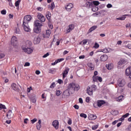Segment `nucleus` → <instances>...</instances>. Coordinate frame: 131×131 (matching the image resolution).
Segmentation results:
<instances>
[{
  "label": "nucleus",
  "instance_id": "obj_10",
  "mask_svg": "<svg viewBox=\"0 0 131 131\" xmlns=\"http://www.w3.org/2000/svg\"><path fill=\"white\" fill-rule=\"evenodd\" d=\"M74 6L73 4L70 3L65 6V9L68 12H70L72 9H73Z\"/></svg>",
  "mask_w": 131,
  "mask_h": 131
},
{
  "label": "nucleus",
  "instance_id": "obj_40",
  "mask_svg": "<svg viewBox=\"0 0 131 131\" xmlns=\"http://www.w3.org/2000/svg\"><path fill=\"white\" fill-rule=\"evenodd\" d=\"M80 117H82L83 118H86L88 117V116L86 115V114L84 113H81L80 114Z\"/></svg>",
  "mask_w": 131,
  "mask_h": 131
},
{
  "label": "nucleus",
  "instance_id": "obj_34",
  "mask_svg": "<svg viewBox=\"0 0 131 131\" xmlns=\"http://www.w3.org/2000/svg\"><path fill=\"white\" fill-rule=\"evenodd\" d=\"M30 100L32 102V103H36V99H35V96H33L32 97H30Z\"/></svg>",
  "mask_w": 131,
  "mask_h": 131
},
{
  "label": "nucleus",
  "instance_id": "obj_7",
  "mask_svg": "<svg viewBox=\"0 0 131 131\" xmlns=\"http://www.w3.org/2000/svg\"><path fill=\"white\" fill-rule=\"evenodd\" d=\"M41 35L43 38H49L50 37V35H51V30H46L45 34H41Z\"/></svg>",
  "mask_w": 131,
  "mask_h": 131
},
{
  "label": "nucleus",
  "instance_id": "obj_62",
  "mask_svg": "<svg viewBox=\"0 0 131 131\" xmlns=\"http://www.w3.org/2000/svg\"><path fill=\"white\" fill-rule=\"evenodd\" d=\"M5 57V54L3 53L0 54V59H3Z\"/></svg>",
  "mask_w": 131,
  "mask_h": 131
},
{
  "label": "nucleus",
  "instance_id": "obj_37",
  "mask_svg": "<svg viewBox=\"0 0 131 131\" xmlns=\"http://www.w3.org/2000/svg\"><path fill=\"white\" fill-rule=\"evenodd\" d=\"M124 63H125V61L123 59H121L118 62V65H123Z\"/></svg>",
  "mask_w": 131,
  "mask_h": 131
},
{
  "label": "nucleus",
  "instance_id": "obj_6",
  "mask_svg": "<svg viewBox=\"0 0 131 131\" xmlns=\"http://www.w3.org/2000/svg\"><path fill=\"white\" fill-rule=\"evenodd\" d=\"M41 39H43V38L41 36V34H40L37 37L34 38L33 41L34 45H37L38 43H39Z\"/></svg>",
  "mask_w": 131,
  "mask_h": 131
},
{
  "label": "nucleus",
  "instance_id": "obj_41",
  "mask_svg": "<svg viewBox=\"0 0 131 131\" xmlns=\"http://www.w3.org/2000/svg\"><path fill=\"white\" fill-rule=\"evenodd\" d=\"M20 3H21V0H17L15 3V7H19Z\"/></svg>",
  "mask_w": 131,
  "mask_h": 131
},
{
  "label": "nucleus",
  "instance_id": "obj_22",
  "mask_svg": "<svg viewBox=\"0 0 131 131\" xmlns=\"http://www.w3.org/2000/svg\"><path fill=\"white\" fill-rule=\"evenodd\" d=\"M130 73H131V67H129L125 70V74L126 75H127V76H129Z\"/></svg>",
  "mask_w": 131,
  "mask_h": 131
},
{
  "label": "nucleus",
  "instance_id": "obj_31",
  "mask_svg": "<svg viewBox=\"0 0 131 131\" xmlns=\"http://www.w3.org/2000/svg\"><path fill=\"white\" fill-rule=\"evenodd\" d=\"M88 66L90 68L91 70H94V69H95V66L92 63H89Z\"/></svg>",
  "mask_w": 131,
  "mask_h": 131
},
{
  "label": "nucleus",
  "instance_id": "obj_2",
  "mask_svg": "<svg viewBox=\"0 0 131 131\" xmlns=\"http://www.w3.org/2000/svg\"><path fill=\"white\" fill-rule=\"evenodd\" d=\"M67 90L70 92L71 94H74L75 91H77L79 90V85L74 82H72L68 84Z\"/></svg>",
  "mask_w": 131,
  "mask_h": 131
},
{
  "label": "nucleus",
  "instance_id": "obj_3",
  "mask_svg": "<svg viewBox=\"0 0 131 131\" xmlns=\"http://www.w3.org/2000/svg\"><path fill=\"white\" fill-rule=\"evenodd\" d=\"M97 90V85L93 84L91 86H88L86 90V93L89 96H93L94 92H96Z\"/></svg>",
  "mask_w": 131,
  "mask_h": 131
},
{
  "label": "nucleus",
  "instance_id": "obj_28",
  "mask_svg": "<svg viewBox=\"0 0 131 131\" xmlns=\"http://www.w3.org/2000/svg\"><path fill=\"white\" fill-rule=\"evenodd\" d=\"M86 8H91L93 6V3L86 1L85 3Z\"/></svg>",
  "mask_w": 131,
  "mask_h": 131
},
{
  "label": "nucleus",
  "instance_id": "obj_38",
  "mask_svg": "<svg viewBox=\"0 0 131 131\" xmlns=\"http://www.w3.org/2000/svg\"><path fill=\"white\" fill-rule=\"evenodd\" d=\"M98 127H99V124L94 125L92 126V129H93V130H95Z\"/></svg>",
  "mask_w": 131,
  "mask_h": 131
},
{
  "label": "nucleus",
  "instance_id": "obj_13",
  "mask_svg": "<svg viewBox=\"0 0 131 131\" xmlns=\"http://www.w3.org/2000/svg\"><path fill=\"white\" fill-rule=\"evenodd\" d=\"M52 125L55 128V129H58L59 128V121L55 120L52 122Z\"/></svg>",
  "mask_w": 131,
  "mask_h": 131
},
{
  "label": "nucleus",
  "instance_id": "obj_56",
  "mask_svg": "<svg viewBox=\"0 0 131 131\" xmlns=\"http://www.w3.org/2000/svg\"><path fill=\"white\" fill-rule=\"evenodd\" d=\"M74 108H75V109H76V110H78L79 109V106L75 104V105H74Z\"/></svg>",
  "mask_w": 131,
  "mask_h": 131
},
{
  "label": "nucleus",
  "instance_id": "obj_8",
  "mask_svg": "<svg viewBox=\"0 0 131 131\" xmlns=\"http://www.w3.org/2000/svg\"><path fill=\"white\" fill-rule=\"evenodd\" d=\"M37 17L38 18V19L39 20H40V21L41 22H45L46 21V17H45V16H43V15H42L41 13H37Z\"/></svg>",
  "mask_w": 131,
  "mask_h": 131
},
{
  "label": "nucleus",
  "instance_id": "obj_17",
  "mask_svg": "<svg viewBox=\"0 0 131 131\" xmlns=\"http://www.w3.org/2000/svg\"><path fill=\"white\" fill-rule=\"evenodd\" d=\"M68 72H69V69H66L64 70L63 72H62V78L64 79L67 75H68Z\"/></svg>",
  "mask_w": 131,
  "mask_h": 131
},
{
  "label": "nucleus",
  "instance_id": "obj_45",
  "mask_svg": "<svg viewBox=\"0 0 131 131\" xmlns=\"http://www.w3.org/2000/svg\"><path fill=\"white\" fill-rule=\"evenodd\" d=\"M99 47H100V45H99L98 43L96 42L95 43V45L93 48H94L95 49H98Z\"/></svg>",
  "mask_w": 131,
  "mask_h": 131
},
{
  "label": "nucleus",
  "instance_id": "obj_19",
  "mask_svg": "<svg viewBox=\"0 0 131 131\" xmlns=\"http://www.w3.org/2000/svg\"><path fill=\"white\" fill-rule=\"evenodd\" d=\"M70 94H71V93H70V91H69L68 89H67L63 92V96H64V98H66L69 96H70Z\"/></svg>",
  "mask_w": 131,
  "mask_h": 131
},
{
  "label": "nucleus",
  "instance_id": "obj_29",
  "mask_svg": "<svg viewBox=\"0 0 131 131\" xmlns=\"http://www.w3.org/2000/svg\"><path fill=\"white\" fill-rule=\"evenodd\" d=\"M48 73L51 74H55V73H56V69H49Z\"/></svg>",
  "mask_w": 131,
  "mask_h": 131
},
{
  "label": "nucleus",
  "instance_id": "obj_35",
  "mask_svg": "<svg viewBox=\"0 0 131 131\" xmlns=\"http://www.w3.org/2000/svg\"><path fill=\"white\" fill-rule=\"evenodd\" d=\"M126 16H127V14L124 15L121 17L117 18V20H125V18H126Z\"/></svg>",
  "mask_w": 131,
  "mask_h": 131
},
{
  "label": "nucleus",
  "instance_id": "obj_57",
  "mask_svg": "<svg viewBox=\"0 0 131 131\" xmlns=\"http://www.w3.org/2000/svg\"><path fill=\"white\" fill-rule=\"evenodd\" d=\"M48 56H50V54L49 53H47L42 56V58H47Z\"/></svg>",
  "mask_w": 131,
  "mask_h": 131
},
{
  "label": "nucleus",
  "instance_id": "obj_24",
  "mask_svg": "<svg viewBox=\"0 0 131 131\" xmlns=\"http://www.w3.org/2000/svg\"><path fill=\"white\" fill-rule=\"evenodd\" d=\"M106 67L108 70H112V69L114 68V66L113 65V63H108L106 65Z\"/></svg>",
  "mask_w": 131,
  "mask_h": 131
},
{
  "label": "nucleus",
  "instance_id": "obj_23",
  "mask_svg": "<svg viewBox=\"0 0 131 131\" xmlns=\"http://www.w3.org/2000/svg\"><path fill=\"white\" fill-rule=\"evenodd\" d=\"M98 28V26H93L91 28H90V29L88 31L89 33H91V32H93L94 30H96Z\"/></svg>",
  "mask_w": 131,
  "mask_h": 131
},
{
  "label": "nucleus",
  "instance_id": "obj_21",
  "mask_svg": "<svg viewBox=\"0 0 131 131\" xmlns=\"http://www.w3.org/2000/svg\"><path fill=\"white\" fill-rule=\"evenodd\" d=\"M33 30L35 33H40V31H41V29L40 27H35Z\"/></svg>",
  "mask_w": 131,
  "mask_h": 131
},
{
  "label": "nucleus",
  "instance_id": "obj_1",
  "mask_svg": "<svg viewBox=\"0 0 131 131\" xmlns=\"http://www.w3.org/2000/svg\"><path fill=\"white\" fill-rule=\"evenodd\" d=\"M31 19L32 17L30 15H26L24 17L22 26L24 27L25 31H26L27 32H30L31 31L29 28V26L28 25V22H29V21H31Z\"/></svg>",
  "mask_w": 131,
  "mask_h": 131
},
{
  "label": "nucleus",
  "instance_id": "obj_14",
  "mask_svg": "<svg viewBox=\"0 0 131 131\" xmlns=\"http://www.w3.org/2000/svg\"><path fill=\"white\" fill-rule=\"evenodd\" d=\"M6 116L9 119H11V118H13V117H14V114L13 113V112H12V110H9L7 112Z\"/></svg>",
  "mask_w": 131,
  "mask_h": 131
},
{
  "label": "nucleus",
  "instance_id": "obj_4",
  "mask_svg": "<svg viewBox=\"0 0 131 131\" xmlns=\"http://www.w3.org/2000/svg\"><path fill=\"white\" fill-rule=\"evenodd\" d=\"M104 104H106V102H105V101L102 100H98L97 101V103L93 104V106L95 108H97L98 107H101V106H103Z\"/></svg>",
  "mask_w": 131,
  "mask_h": 131
},
{
  "label": "nucleus",
  "instance_id": "obj_60",
  "mask_svg": "<svg viewBox=\"0 0 131 131\" xmlns=\"http://www.w3.org/2000/svg\"><path fill=\"white\" fill-rule=\"evenodd\" d=\"M32 90V88L31 86H30V88H27V92L28 93H30V91Z\"/></svg>",
  "mask_w": 131,
  "mask_h": 131
},
{
  "label": "nucleus",
  "instance_id": "obj_64",
  "mask_svg": "<svg viewBox=\"0 0 131 131\" xmlns=\"http://www.w3.org/2000/svg\"><path fill=\"white\" fill-rule=\"evenodd\" d=\"M85 56L84 55H81L79 57V59H84Z\"/></svg>",
  "mask_w": 131,
  "mask_h": 131
},
{
  "label": "nucleus",
  "instance_id": "obj_15",
  "mask_svg": "<svg viewBox=\"0 0 131 131\" xmlns=\"http://www.w3.org/2000/svg\"><path fill=\"white\" fill-rule=\"evenodd\" d=\"M88 119L89 120H95L97 119V116H96V115L90 114L88 116Z\"/></svg>",
  "mask_w": 131,
  "mask_h": 131
},
{
  "label": "nucleus",
  "instance_id": "obj_58",
  "mask_svg": "<svg viewBox=\"0 0 131 131\" xmlns=\"http://www.w3.org/2000/svg\"><path fill=\"white\" fill-rule=\"evenodd\" d=\"M68 123L71 125V124H72V120H71V119H69L68 121Z\"/></svg>",
  "mask_w": 131,
  "mask_h": 131
},
{
  "label": "nucleus",
  "instance_id": "obj_54",
  "mask_svg": "<svg viewBox=\"0 0 131 131\" xmlns=\"http://www.w3.org/2000/svg\"><path fill=\"white\" fill-rule=\"evenodd\" d=\"M28 66H30V63L27 62H26L24 64V67H27Z\"/></svg>",
  "mask_w": 131,
  "mask_h": 131
},
{
  "label": "nucleus",
  "instance_id": "obj_52",
  "mask_svg": "<svg viewBox=\"0 0 131 131\" xmlns=\"http://www.w3.org/2000/svg\"><path fill=\"white\" fill-rule=\"evenodd\" d=\"M63 60H64V58H60V59H58L57 60H56L57 63H59V62H62V61H63Z\"/></svg>",
  "mask_w": 131,
  "mask_h": 131
},
{
  "label": "nucleus",
  "instance_id": "obj_50",
  "mask_svg": "<svg viewBox=\"0 0 131 131\" xmlns=\"http://www.w3.org/2000/svg\"><path fill=\"white\" fill-rule=\"evenodd\" d=\"M56 96H60V95H61V91L60 90H56Z\"/></svg>",
  "mask_w": 131,
  "mask_h": 131
},
{
  "label": "nucleus",
  "instance_id": "obj_46",
  "mask_svg": "<svg viewBox=\"0 0 131 131\" xmlns=\"http://www.w3.org/2000/svg\"><path fill=\"white\" fill-rule=\"evenodd\" d=\"M103 53H109V49L105 48L102 50Z\"/></svg>",
  "mask_w": 131,
  "mask_h": 131
},
{
  "label": "nucleus",
  "instance_id": "obj_49",
  "mask_svg": "<svg viewBox=\"0 0 131 131\" xmlns=\"http://www.w3.org/2000/svg\"><path fill=\"white\" fill-rule=\"evenodd\" d=\"M36 121H37V119L36 118H34L33 120H31V122L32 124L35 123V122H36Z\"/></svg>",
  "mask_w": 131,
  "mask_h": 131
},
{
  "label": "nucleus",
  "instance_id": "obj_53",
  "mask_svg": "<svg viewBox=\"0 0 131 131\" xmlns=\"http://www.w3.org/2000/svg\"><path fill=\"white\" fill-rule=\"evenodd\" d=\"M37 11H39L40 12H41L43 10V8L42 7H37L36 8Z\"/></svg>",
  "mask_w": 131,
  "mask_h": 131
},
{
  "label": "nucleus",
  "instance_id": "obj_44",
  "mask_svg": "<svg viewBox=\"0 0 131 131\" xmlns=\"http://www.w3.org/2000/svg\"><path fill=\"white\" fill-rule=\"evenodd\" d=\"M88 41H89V40L85 39L82 41V42L83 43V45L84 46L86 45V43H88Z\"/></svg>",
  "mask_w": 131,
  "mask_h": 131
},
{
  "label": "nucleus",
  "instance_id": "obj_42",
  "mask_svg": "<svg viewBox=\"0 0 131 131\" xmlns=\"http://www.w3.org/2000/svg\"><path fill=\"white\" fill-rule=\"evenodd\" d=\"M15 33H16L17 34H20V29H19V28H16Z\"/></svg>",
  "mask_w": 131,
  "mask_h": 131
},
{
  "label": "nucleus",
  "instance_id": "obj_30",
  "mask_svg": "<svg viewBox=\"0 0 131 131\" xmlns=\"http://www.w3.org/2000/svg\"><path fill=\"white\" fill-rule=\"evenodd\" d=\"M91 9H92V11H93V12H97V11L99 10V8H98V7L95 6H91Z\"/></svg>",
  "mask_w": 131,
  "mask_h": 131
},
{
  "label": "nucleus",
  "instance_id": "obj_12",
  "mask_svg": "<svg viewBox=\"0 0 131 131\" xmlns=\"http://www.w3.org/2000/svg\"><path fill=\"white\" fill-rule=\"evenodd\" d=\"M74 24H72L68 26V28L66 29L67 33H69L71 31H72L74 29Z\"/></svg>",
  "mask_w": 131,
  "mask_h": 131
},
{
  "label": "nucleus",
  "instance_id": "obj_25",
  "mask_svg": "<svg viewBox=\"0 0 131 131\" xmlns=\"http://www.w3.org/2000/svg\"><path fill=\"white\" fill-rule=\"evenodd\" d=\"M52 16V14H51V12L50 11H48L47 12L46 14V18L48 19V21L49 22H51V16Z\"/></svg>",
  "mask_w": 131,
  "mask_h": 131
},
{
  "label": "nucleus",
  "instance_id": "obj_16",
  "mask_svg": "<svg viewBox=\"0 0 131 131\" xmlns=\"http://www.w3.org/2000/svg\"><path fill=\"white\" fill-rule=\"evenodd\" d=\"M34 26L35 27H41V26H42V24L40 23V21L39 20H36L34 21Z\"/></svg>",
  "mask_w": 131,
  "mask_h": 131
},
{
  "label": "nucleus",
  "instance_id": "obj_20",
  "mask_svg": "<svg viewBox=\"0 0 131 131\" xmlns=\"http://www.w3.org/2000/svg\"><path fill=\"white\" fill-rule=\"evenodd\" d=\"M32 45V42L30 40H27L26 42L24 43V45L25 47H26L27 48H28V47H30V46Z\"/></svg>",
  "mask_w": 131,
  "mask_h": 131
},
{
  "label": "nucleus",
  "instance_id": "obj_39",
  "mask_svg": "<svg viewBox=\"0 0 131 131\" xmlns=\"http://www.w3.org/2000/svg\"><path fill=\"white\" fill-rule=\"evenodd\" d=\"M55 3L54 2H52L50 6V10H52V11H53V10L55 9Z\"/></svg>",
  "mask_w": 131,
  "mask_h": 131
},
{
  "label": "nucleus",
  "instance_id": "obj_26",
  "mask_svg": "<svg viewBox=\"0 0 131 131\" xmlns=\"http://www.w3.org/2000/svg\"><path fill=\"white\" fill-rule=\"evenodd\" d=\"M11 88L14 91H18V86L15 83H13L11 84Z\"/></svg>",
  "mask_w": 131,
  "mask_h": 131
},
{
  "label": "nucleus",
  "instance_id": "obj_61",
  "mask_svg": "<svg viewBox=\"0 0 131 131\" xmlns=\"http://www.w3.org/2000/svg\"><path fill=\"white\" fill-rule=\"evenodd\" d=\"M35 74L37 75H39V74H40V71H39V70H36L35 71Z\"/></svg>",
  "mask_w": 131,
  "mask_h": 131
},
{
  "label": "nucleus",
  "instance_id": "obj_27",
  "mask_svg": "<svg viewBox=\"0 0 131 131\" xmlns=\"http://www.w3.org/2000/svg\"><path fill=\"white\" fill-rule=\"evenodd\" d=\"M37 129H40V127H41V120H39L38 123L36 125Z\"/></svg>",
  "mask_w": 131,
  "mask_h": 131
},
{
  "label": "nucleus",
  "instance_id": "obj_11",
  "mask_svg": "<svg viewBox=\"0 0 131 131\" xmlns=\"http://www.w3.org/2000/svg\"><path fill=\"white\" fill-rule=\"evenodd\" d=\"M118 84L119 86L122 88V86H124L125 85V80L121 79H119L118 80Z\"/></svg>",
  "mask_w": 131,
  "mask_h": 131
},
{
  "label": "nucleus",
  "instance_id": "obj_59",
  "mask_svg": "<svg viewBox=\"0 0 131 131\" xmlns=\"http://www.w3.org/2000/svg\"><path fill=\"white\" fill-rule=\"evenodd\" d=\"M79 103H80V104H82L83 103V100H82V98H79Z\"/></svg>",
  "mask_w": 131,
  "mask_h": 131
},
{
  "label": "nucleus",
  "instance_id": "obj_51",
  "mask_svg": "<svg viewBox=\"0 0 131 131\" xmlns=\"http://www.w3.org/2000/svg\"><path fill=\"white\" fill-rule=\"evenodd\" d=\"M129 116V113H126L125 115H123L122 117L124 118H126V117H128Z\"/></svg>",
  "mask_w": 131,
  "mask_h": 131
},
{
  "label": "nucleus",
  "instance_id": "obj_47",
  "mask_svg": "<svg viewBox=\"0 0 131 131\" xmlns=\"http://www.w3.org/2000/svg\"><path fill=\"white\" fill-rule=\"evenodd\" d=\"M1 14L2 15H6L7 14V11L5 9L1 11Z\"/></svg>",
  "mask_w": 131,
  "mask_h": 131
},
{
  "label": "nucleus",
  "instance_id": "obj_9",
  "mask_svg": "<svg viewBox=\"0 0 131 131\" xmlns=\"http://www.w3.org/2000/svg\"><path fill=\"white\" fill-rule=\"evenodd\" d=\"M92 79L94 82H98V81H99V82H102V81H103V79L102 77L99 76H93Z\"/></svg>",
  "mask_w": 131,
  "mask_h": 131
},
{
  "label": "nucleus",
  "instance_id": "obj_5",
  "mask_svg": "<svg viewBox=\"0 0 131 131\" xmlns=\"http://www.w3.org/2000/svg\"><path fill=\"white\" fill-rule=\"evenodd\" d=\"M21 49L27 54H31L33 52V50L31 48L26 47V46H23Z\"/></svg>",
  "mask_w": 131,
  "mask_h": 131
},
{
  "label": "nucleus",
  "instance_id": "obj_48",
  "mask_svg": "<svg viewBox=\"0 0 131 131\" xmlns=\"http://www.w3.org/2000/svg\"><path fill=\"white\" fill-rule=\"evenodd\" d=\"M56 86V84H55V82H53L51 85H50V89H54V88Z\"/></svg>",
  "mask_w": 131,
  "mask_h": 131
},
{
  "label": "nucleus",
  "instance_id": "obj_32",
  "mask_svg": "<svg viewBox=\"0 0 131 131\" xmlns=\"http://www.w3.org/2000/svg\"><path fill=\"white\" fill-rule=\"evenodd\" d=\"M16 41H17V37L14 36L11 38V43H14V42H16Z\"/></svg>",
  "mask_w": 131,
  "mask_h": 131
},
{
  "label": "nucleus",
  "instance_id": "obj_36",
  "mask_svg": "<svg viewBox=\"0 0 131 131\" xmlns=\"http://www.w3.org/2000/svg\"><path fill=\"white\" fill-rule=\"evenodd\" d=\"M92 3L93 6H95L96 7V6H99V5H100V2H99V1H93Z\"/></svg>",
  "mask_w": 131,
  "mask_h": 131
},
{
  "label": "nucleus",
  "instance_id": "obj_55",
  "mask_svg": "<svg viewBox=\"0 0 131 131\" xmlns=\"http://www.w3.org/2000/svg\"><path fill=\"white\" fill-rule=\"evenodd\" d=\"M57 82L58 83H59V84H62V83H63V80H62L61 79H58L57 80Z\"/></svg>",
  "mask_w": 131,
  "mask_h": 131
},
{
  "label": "nucleus",
  "instance_id": "obj_63",
  "mask_svg": "<svg viewBox=\"0 0 131 131\" xmlns=\"http://www.w3.org/2000/svg\"><path fill=\"white\" fill-rule=\"evenodd\" d=\"M106 7L108 8V9H110V8H112V5L111 4H108L107 5Z\"/></svg>",
  "mask_w": 131,
  "mask_h": 131
},
{
  "label": "nucleus",
  "instance_id": "obj_43",
  "mask_svg": "<svg viewBox=\"0 0 131 131\" xmlns=\"http://www.w3.org/2000/svg\"><path fill=\"white\" fill-rule=\"evenodd\" d=\"M0 109H7V107H6V105L0 103Z\"/></svg>",
  "mask_w": 131,
  "mask_h": 131
},
{
  "label": "nucleus",
  "instance_id": "obj_33",
  "mask_svg": "<svg viewBox=\"0 0 131 131\" xmlns=\"http://www.w3.org/2000/svg\"><path fill=\"white\" fill-rule=\"evenodd\" d=\"M122 100H123V95L120 96L117 98V101L118 102H121Z\"/></svg>",
  "mask_w": 131,
  "mask_h": 131
},
{
  "label": "nucleus",
  "instance_id": "obj_18",
  "mask_svg": "<svg viewBox=\"0 0 131 131\" xmlns=\"http://www.w3.org/2000/svg\"><path fill=\"white\" fill-rule=\"evenodd\" d=\"M108 60V56L107 55H103L100 56V61L105 62Z\"/></svg>",
  "mask_w": 131,
  "mask_h": 131
}]
</instances>
